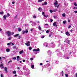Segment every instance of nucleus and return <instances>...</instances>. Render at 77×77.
<instances>
[{
  "label": "nucleus",
  "instance_id": "50",
  "mask_svg": "<svg viewBox=\"0 0 77 77\" xmlns=\"http://www.w3.org/2000/svg\"><path fill=\"white\" fill-rule=\"evenodd\" d=\"M58 38H62V37H61L60 36V35H59L58 36Z\"/></svg>",
  "mask_w": 77,
  "mask_h": 77
},
{
  "label": "nucleus",
  "instance_id": "58",
  "mask_svg": "<svg viewBox=\"0 0 77 77\" xmlns=\"http://www.w3.org/2000/svg\"><path fill=\"white\" fill-rule=\"evenodd\" d=\"M19 58H20V56H17V59H19Z\"/></svg>",
  "mask_w": 77,
  "mask_h": 77
},
{
  "label": "nucleus",
  "instance_id": "60",
  "mask_svg": "<svg viewBox=\"0 0 77 77\" xmlns=\"http://www.w3.org/2000/svg\"><path fill=\"white\" fill-rule=\"evenodd\" d=\"M18 16V15H17L16 16L14 17V18H17V17Z\"/></svg>",
  "mask_w": 77,
  "mask_h": 77
},
{
  "label": "nucleus",
  "instance_id": "28",
  "mask_svg": "<svg viewBox=\"0 0 77 77\" xmlns=\"http://www.w3.org/2000/svg\"><path fill=\"white\" fill-rule=\"evenodd\" d=\"M50 21L51 22V23H52L53 21V20L52 19H50Z\"/></svg>",
  "mask_w": 77,
  "mask_h": 77
},
{
  "label": "nucleus",
  "instance_id": "62",
  "mask_svg": "<svg viewBox=\"0 0 77 77\" xmlns=\"http://www.w3.org/2000/svg\"><path fill=\"white\" fill-rule=\"evenodd\" d=\"M74 12L75 14H77V11H75Z\"/></svg>",
  "mask_w": 77,
  "mask_h": 77
},
{
  "label": "nucleus",
  "instance_id": "5",
  "mask_svg": "<svg viewBox=\"0 0 77 77\" xmlns=\"http://www.w3.org/2000/svg\"><path fill=\"white\" fill-rule=\"evenodd\" d=\"M33 51H36L37 52L38 51L39 52V51H40V50L39 48H37V49H34L33 50Z\"/></svg>",
  "mask_w": 77,
  "mask_h": 77
},
{
  "label": "nucleus",
  "instance_id": "27",
  "mask_svg": "<svg viewBox=\"0 0 77 77\" xmlns=\"http://www.w3.org/2000/svg\"><path fill=\"white\" fill-rule=\"evenodd\" d=\"M53 35V33H51L49 35V37H51V35Z\"/></svg>",
  "mask_w": 77,
  "mask_h": 77
},
{
  "label": "nucleus",
  "instance_id": "12",
  "mask_svg": "<svg viewBox=\"0 0 77 77\" xmlns=\"http://www.w3.org/2000/svg\"><path fill=\"white\" fill-rule=\"evenodd\" d=\"M0 67L1 69H2L3 68H4V66H3V64H1L0 65Z\"/></svg>",
  "mask_w": 77,
  "mask_h": 77
},
{
  "label": "nucleus",
  "instance_id": "2",
  "mask_svg": "<svg viewBox=\"0 0 77 77\" xmlns=\"http://www.w3.org/2000/svg\"><path fill=\"white\" fill-rule=\"evenodd\" d=\"M56 52H57V55L58 56H62V53L60 52L59 51V50L58 49L56 51Z\"/></svg>",
  "mask_w": 77,
  "mask_h": 77
},
{
  "label": "nucleus",
  "instance_id": "33",
  "mask_svg": "<svg viewBox=\"0 0 77 77\" xmlns=\"http://www.w3.org/2000/svg\"><path fill=\"white\" fill-rule=\"evenodd\" d=\"M53 11V12H56V11H57V9H55Z\"/></svg>",
  "mask_w": 77,
  "mask_h": 77
},
{
  "label": "nucleus",
  "instance_id": "24",
  "mask_svg": "<svg viewBox=\"0 0 77 77\" xmlns=\"http://www.w3.org/2000/svg\"><path fill=\"white\" fill-rule=\"evenodd\" d=\"M43 1H44V0H38V2L39 3H41V2H42Z\"/></svg>",
  "mask_w": 77,
  "mask_h": 77
},
{
  "label": "nucleus",
  "instance_id": "52",
  "mask_svg": "<svg viewBox=\"0 0 77 77\" xmlns=\"http://www.w3.org/2000/svg\"><path fill=\"white\" fill-rule=\"evenodd\" d=\"M3 14V12H0V14L1 15H2V14Z\"/></svg>",
  "mask_w": 77,
  "mask_h": 77
},
{
  "label": "nucleus",
  "instance_id": "31",
  "mask_svg": "<svg viewBox=\"0 0 77 77\" xmlns=\"http://www.w3.org/2000/svg\"><path fill=\"white\" fill-rule=\"evenodd\" d=\"M47 58L48 59H50V58H51V57H50V55L47 56Z\"/></svg>",
  "mask_w": 77,
  "mask_h": 77
},
{
  "label": "nucleus",
  "instance_id": "40",
  "mask_svg": "<svg viewBox=\"0 0 77 77\" xmlns=\"http://www.w3.org/2000/svg\"><path fill=\"white\" fill-rule=\"evenodd\" d=\"M50 12L51 13H53V10L52 11L51 10H50Z\"/></svg>",
  "mask_w": 77,
  "mask_h": 77
},
{
  "label": "nucleus",
  "instance_id": "8",
  "mask_svg": "<svg viewBox=\"0 0 77 77\" xmlns=\"http://www.w3.org/2000/svg\"><path fill=\"white\" fill-rule=\"evenodd\" d=\"M32 23V26H35V25H36V23H35V22L34 23V22L30 21V23Z\"/></svg>",
  "mask_w": 77,
  "mask_h": 77
},
{
  "label": "nucleus",
  "instance_id": "29",
  "mask_svg": "<svg viewBox=\"0 0 77 77\" xmlns=\"http://www.w3.org/2000/svg\"><path fill=\"white\" fill-rule=\"evenodd\" d=\"M32 68V69L34 68V65H31Z\"/></svg>",
  "mask_w": 77,
  "mask_h": 77
},
{
  "label": "nucleus",
  "instance_id": "38",
  "mask_svg": "<svg viewBox=\"0 0 77 77\" xmlns=\"http://www.w3.org/2000/svg\"><path fill=\"white\" fill-rule=\"evenodd\" d=\"M74 5L75 6H77V4H76V3L75 2L74 3Z\"/></svg>",
  "mask_w": 77,
  "mask_h": 77
},
{
  "label": "nucleus",
  "instance_id": "14",
  "mask_svg": "<svg viewBox=\"0 0 77 77\" xmlns=\"http://www.w3.org/2000/svg\"><path fill=\"white\" fill-rule=\"evenodd\" d=\"M66 35H67V36H70V34H69V32L68 31L66 32Z\"/></svg>",
  "mask_w": 77,
  "mask_h": 77
},
{
  "label": "nucleus",
  "instance_id": "49",
  "mask_svg": "<svg viewBox=\"0 0 77 77\" xmlns=\"http://www.w3.org/2000/svg\"><path fill=\"white\" fill-rule=\"evenodd\" d=\"M49 31L47 30L46 31V32L47 33H49Z\"/></svg>",
  "mask_w": 77,
  "mask_h": 77
},
{
  "label": "nucleus",
  "instance_id": "64",
  "mask_svg": "<svg viewBox=\"0 0 77 77\" xmlns=\"http://www.w3.org/2000/svg\"><path fill=\"white\" fill-rule=\"evenodd\" d=\"M60 44H58V47H60Z\"/></svg>",
  "mask_w": 77,
  "mask_h": 77
},
{
  "label": "nucleus",
  "instance_id": "19",
  "mask_svg": "<svg viewBox=\"0 0 77 77\" xmlns=\"http://www.w3.org/2000/svg\"><path fill=\"white\" fill-rule=\"evenodd\" d=\"M6 51H7V52H9L10 51V49L9 48H7L6 49Z\"/></svg>",
  "mask_w": 77,
  "mask_h": 77
},
{
  "label": "nucleus",
  "instance_id": "51",
  "mask_svg": "<svg viewBox=\"0 0 77 77\" xmlns=\"http://www.w3.org/2000/svg\"><path fill=\"white\" fill-rule=\"evenodd\" d=\"M11 45V43H8L7 44L8 45Z\"/></svg>",
  "mask_w": 77,
  "mask_h": 77
},
{
  "label": "nucleus",
  "instance_id": "20",
  "mask_svg": "<svg viewBox=\"0 0 77 77\" xmlns=\"http://www.w3.org/2000/svg\"><path fill=\"white\" fill-rule=\"evenodd\" d=\"M38 10L40 12H41L42 11V8H39L38 9Z\"/></svg>",
  "mask_w": 77,
  "mask_h": 77
},
{
  "label": "nucleus",
  "instance_id": "35",
  "mask_svg": "<svg viewBox=\"0 0 77 77\" xmlns=\"http://www.w3.org/2000/svg\"><path fill=\"white\" fill-rule=\"evenodd\" d=\"M35 23H39V21H38V20H36L35 21Z\"/></svg>",
  "mask_w": 77,
  "mask_h": 77
},
{
  "label": "nucleus",
  "instance_id": "41",
  "mask_svg": "<svg viewBox=\"0 0 77 77\" xmlns=\"http://www.w3.org/2000/svg\"><path fill=\"white\" fill-rule=\"evenodd\" d=\"M29 48L30 51V50H31L32 49V48L31 47H29Z\"/></svg>",
  "mask_w": 77,
  "mask_h": 77
},
{
  "label": "nucleus",
  "instance_id": "7",
  "mask_svg": "<svg viewBox=\"0 0 77 77\" xmlns=\"http://www.w3.org/2000/svg\"><path fill=\"white\" fill-rule=\"evenodd\" d=\"M7 34H8V36H11V32L9 31H8L7 32Z\"/></svg>",
  "mask_w": 77,
  "mask_h": 77
},
{
  "label": "nucleus",
  "instance_id": "53",
  "mask_svg": "<svg viewBox=\"0 0 77 77\" xmlns=\"http://www.w3.org/2000/svg\"><path fill=\"white\" fill-rule=\"evenodd\" d=\"M30 60H31L32 61V60H33V58H31L30 59Z\"/></svg>",
  "mask_w": 77,
  "mask_h": 77
},
{
  "label": "nucleus",
  "instance_id": "21",
  "mask_svg": "<svg viewBox=\"0 0 77 77\" xmlns=\"http://www.w3.org/2000/svg\"><path fill=\"white\" fill-rule=\"evenodd\" d=\"M24 53V51L23 50H22L21 51H20L19 52V53L20 54H22V53Z\"/></svg>",
  "mask_w": 77,
  "mask_h": 77
},
{
  "label": "nucleus",
  "instance_id": "61",
  "mask_svg": "<svg viewBox=\"0 0 77 77\" xmlns=\"http://www.w3.org/2000/svg\"><path fill=\"white\" fill-rule=\"evenodd\" d=\"M14 34V32H13L12 33H11V34L12 35Z\"/></svg>",
  "mask_w": 77,
  "mask_h": 77
},
{
  "label": "nucleus",
  "instance_id": "32",
  "mask_svg": "<svg viewBox=\"0 0 77 77\" xmlns=\"http://www.w3.org/2000/svg\"><path fill=\"white\" fill-rule=\"evenodd\" d=\"M17 47H16V46L12 47V48H13V49H15Z\"/></svg>",
  "mask_w": 77,
  "mask_h": 77
},
{
  "label": "nucleus",
  "instance_id": "16",
  "mask_svg": "<svg viewBox=\"0 0 77 77\" xmlns=\"http://www.w3.org/2000/svg\"><path fill=\"white\" fill-rule=\"evenodd\" d=\"M19 36V34H17L15 35H14V38H16V37H17Z\"/></svg>",
  "mask_w": 77,
  "mask_h": 77
},
{
  "label": "nucleus",
  "instance_id": "47",
  "mask_svg": "<svg viewBox=\"0 0 77 77\" xmlns=\"http://www.w3.org/2000/svg\"><path fill=\"white\" fill-rule=\"evenodd\" d=\"M12 62V60H11L8 62V63H11V62Z\"/></svg>",
  "mask_w": 77,
  "mask_h": 77
},
{
  "label": "nucleus",
  "instance_id": "18",
  "mask_svg": "<svg viewBox=\"0 0 77 77\" xmlns=\"http://www.w3.org/2000/svg\"><path fill=\"white\" fill-rule=\"evenodd\" d=\"M51 53V52L50 51H48V54L50 55Z\"/></svg>",
  "mask_w": 77,
  "mask_h": 77
},
{
  "label": "nucleus",
  "instance_id": "39",
  "mask_svg": "<svg viewBox=\"0 0 77 77\" xmlns=\"http://www.w3.org/2000/svg\"><path fill=\"white\" fill-rule=\"evenodd\" d=\"M11 44L12 45H14V44L12 42H10V45H11Z\"/></svg>",
  "mask_w": 77,
  "mask_h": 77
},
{
  "label": "nucleus",
  "instance_id": "6",
  "mask_svg": "<svg viewBox=\"0 0 77 77\" xmlns=\"http://www.w3.org/2000/svg\"><path fill=\"white\" fill-rule=\"evenodd\" d=\"M22 33H23V34H24L25 33H28V30L27 29H26V31L24 30H23L22 31Z\"/></svg>",
  "mask_w": 77,
  "mask_h": 77
},
{
  "label": "nucleus",
  "instance_id": "44",
  "mask_svg": "<svg viewBox=\"0 0 77 77\" xmlns=\"http://www.w3.org/2000/svg\"><path fill=\"white\" fill-rule=\"evenodd\" d=\"M59 61H57L55 62L56 63V64H58V63H59Z\"/></svg>",
  "mask_w": 77,
  "mask_h": 77
},
{
  "label": "nucleus",
  "instance_id": "23",
  "mask_svg": "<svg viewBox=\"0 0 77 77\" xmlns=\"http://www.w3.org/2000/svg\"><path fill=\"white\" fill-rule=\"evenodd\" d=\"M60 74L62 75V76H63V72L62 71L60 73Z\"/></svg>",
  "mask_w": 77,
  "mask_h": 77
},
{
  "label": "nucleus",
  "instance_id": "3",
  "mask_svg": "<svg viewBox=\"0 0 77 77\" xmlns=\"http://www.w3.org/2000/svg\"><path fill=\"white\" fill-rule=\"evenodd\" d=\"M55 44L54 43H52L49 45V47H52V48H54L55 47Z\"/></svg>",
  "mask_w": 77,
  "mask_h": 77
},
{
  "label": "nucleus",
  "instance_id": "37",
  "mask_svg": "<svg viewBox=\"0 0 77 77\" xmlns=\"http://www.w3.org/2000/svg\"><path fill=\"white\" fill-rule=\"evenodd\" d=\"M69 42H70V41L69 40H67V42L68 44H69Z\"/></svg>",
  "mask_w": 77,
  "mask_h": 77
},
{
  "label": "nucleus",
  "instance_id": "42",
  "mask_svg": "<svg viewBox=\"0 0 77 77\" xmlns=\"http://www.w3.org/2000/svg\"><path fill=\"white\" fill-rule=\"evenodd\" d=\"M18 31L19 32H21V29L18 28Z\"/></svg>",
  "mask_w": 77,
  "mask_h": 77
},
{
  "label": "nucleus",
  "instance_id": "48",
  "mask_svg": "<svg viewBox=\"0 0 77 77\" xmlns=\"http://www.w3.org/2000/svg\"><path fill=\"white\" fill-rule=\"evenodd\" d=\"M33 18H36V16H34L33 17Z\"/></svg>",
  "mask_w": 77,
  "mask_h": 77
},
{
  "label": "nucleus",
  "instance_id": "36",
  "mask_svg": "<svg viewBox=\"0 0 77 77\" xmlns=\"http://www.w3.org/2000/svg\"><path fill=\"white\" fill-rule=\"evenodd\" d=\"M12 38V37H10L8 38V40H11V39Z\"/></svg>",
  "mask_w": 77,
  "mask_h": 77
},
{
  "label": "nucleus",
  "instance_id": "30",
  "mask_svg": "<svg viewBox=\"0 0 77 77\" xmlns=\"http://www.w3.org/2000/svg\"><path fill=\"white\" fill-rule=\"evenodd\" d=\"M66 23V20L64 21L63 22V24H65Z\"/></svg>",
  "mask_w": 77,
  "mask_h": 77
},
{
  "label": "nucleus",
  "instance_id": "43",
  "mask_svg": "<svg viewBox=\"0 0 77 77\" xmlns=\"http://www.w3.org/2000/svg\"><path fill=\"white\" fill-rule=\"evenodd\" d=\"M16 59H17V58L15 57H13V60H16Z\"/></svg>",
  "mask_w": 77,
  "mask_h": 77
},
{
  "label": "nucleus",
  "instance_id": "56",
  "mask_svg": "<svg viewBox=\"0 0 77 77\" xmlns=\"http://www.w3.org/2000/svg\"><path fill=\"white\" fill-rule=\"evenodd\" d=\"M44 17H48V15H47V16H45V15Z\"/></svg>",
  "mask_w": 77,
  "mask_h": 77
},
{
  "label": "nucleus",
  "instance_id": "46",
  "mask_svg": "<svg viewBox=\"0 0 77 77\" xmlns=\"http://www.w3.org/2000/svg\"><path fill=\"white\" fill-rule=\"evenodd\" d=\"M7 16H8V17H10V14H9V13H7Z\"/></svg>",
  "mask_w": 77,
  "mask_h": 77
},
{
  "label": "nucleus",
  "instance_id": "4",
  "mask_svg": "<svg viewBox=\"0 0 77 77\" xmlns=\"http://www.w3.org/2000/svg\"><path fill=\"white\" fill-rule=\"evenodd\" d=\"M43 45L45 47H49V45L46 42L44 43L43 44Z\"/></svg>",
  "mask_w": 77,
  "mask_h": 77
},
{
  "label": "nucleus",
  "instance_id": "1",
  "mask_svg": "<svg viewBox=\"0 0 77 77\" xmlns=\"http://www.w3.org/2000/svg\"><path fill=\"white\" fill-rule=\"evenodd\" d=\"M65 72H66V73L65 74V76L66 77H68V75L70 74V71L68 69H66Z\"/></svg>",
  "mask_w": 77,
  "mask_h": 77
},
{
  "label": "nucleus",
  "instance_id": "11",
  "mask_svg": "<svg viewBox=\"0 0 77 77\" xmlns=\"http://www.w3.org/2000/svg\"><path fill=\"white\" fill-rule=\"evenodd\" d=\"M64 59H69V57H66V54L64 55Z\"/></svg>",
  "mask_w": 77,
  "mask_h": 77
},
{
  "label": "nucleus",
  "instance_id": "9",
  "mask_svg": "<svg viewBox=\"0 0 77 77\" xmlns=\"http://www.w3.org/2000/svg\"><path fill=\"white\" fill-rule=\"evenodd\" d=\"M56 2L54 3V7H57V5H58V3H57V0L55 1Z\"/></svg>",
  "mask_w": 77,
  "mask_h": 77
},
{
  "label": "nucleus",
  "instance_id": "22",
  "mask_svg": "<svg viewBox=\"0 0 77 77\" xmlns=\"http://www.w3.org/2000/svg\"><path fill=\"white\" fill-rule=\"evenodd\" d=\"M23 69H26V65H24L23 66Z\"/></svg>",
  "mask_w": 77,
  "mask_h": 77
},
{
  "label": "nucleus",
  "instance_id": "25",
  "mask_svg": "<svg viewBox=\"0 0 77 77\" xmlns=\"http://www.w3.org/2000/svg\"><path fill=\"white\" fill-rule=\"evenodd\" d=\"M53 26H56V22H54L53 23Z\"/></svg>",
  "mask_w": 77,
  "mask_h": 77
},
{
  "label": "nucleus",
  "instance_id": "10",
  "mask_svg": "<svg viewBox=\"0 0 77 77\" xmlns=\"http://www.w3.org/2000/svg\"><path fill=\"white\" fill-rule=\"evenodd\" d=\"M25 44L27 46H30V42H28L27 43H25Z\"/></svg>",
  "mask_w": 77,
  "mask_h": 77
},
{
  "label": "nucleus",
  "instance_id": "59",
  "mask_svg": "<svg viewBox=\"0 0 77 77\" xmlns=\"http://www.w3.org/2000/svg\"><path fill=\"white\" fill-rule=\"evenodd\" d=\"M71 26H69L68 27L69 29V28H71Z\"/></svg>",
  "mask_w": 77,
  "mask_h": 77
},
{
  "label": "nucleus",
  "instance_id": "34",
  "mask_svg": "<svg viewBox=\"0 0 77 77\" xmlns=\"http://www.w3.org/2000/svg\"><path fill=\"white\" fill-rule=\"evenodd\" d=\"M62 16H63V17H65V14L64 13L63 14Z\"/></svg>",
  "mask_w": 77,
  "mask_h": 77
},
{
  "label": "nucleus",
  "instance_id": "15",
  "mask_svg": "<svg viewBox=\"0 0 77 77\" xmlns=\"http://www.w3.org/2000/svg\"><path fill=\"white\" fill-rule=\"evenodd\" d=\"M6 17H7V16L5 15L3 17V18H4V20H6Z\"/></svg>",
  "mask_w": 77,
  "mask_h": 77
},
{
  "label": "nucleus",
  "instance_id": "17",
  "mask_svg": "<svg viewBox=\"0 0 77 77\" xmlns=\"http://www.w3.org/2000/svg\"><path fill=\"white\" fill-rule=\"evenodd\" d=\"M39 26L38 27V29L39 30H41L42 29H41V27L40 26V25H39Z\"/></svg>",
  "mask_w": 77,
  "mask_h": 77
},
{
  "label": "nucleus",
  "instance_id": "13",
  "mask_svg": "<svg viewBox=\"0 0 77 77\" xmlns=\"http://www.w3.org/2000/svg\"><path fill=\"white\" fill-rule=\"evenodd\" d=\"M7 69H8L7 68V67H5L4 68V70H5V71L6 73H7V72H8V71H7Z\"/></svg>",
  "mask_w": 77,
  "mask_h": 77
},
{
  "label": "nucleus",
  "instance_id": "26",
  "mask_svg": "<svg viewBox=\"0 0 77 77\" xmlns=\"http://www.w3.org/2000/svg\"><path fill=\"white\" fill-rule=\"evenodd\" d=\"M13 73L14 74H16V71L14 70L13 71Z\"/></svg>",
  "mask_w": 77,
  "mask_h": 77
},
{
  "label": "nucleus",
  "instance_id": "54",
  "mask_svg": "<svg viewBox=\"0 0 77 77\" xmlns=\"http://www.w3.org/2000/svg\"><path fill=\"white\" fill-rule=\"evenodd\" d=\"M44 37H45V36H42L41 38H42H42H44Z\"/></svg>",
  "mask_w": 77,
  "mask_h": 77
},
{
  "label": "nucleus",
  "instance_id": "55",
  "mask_svg": "<svg viewBox=\"0 0 77 77\" xmlns=\"http://www.w3.org/2000/svg\"><path fill=\"white\" fill-rule=\"evenodd\" d=\"M1 77H3V75L2 74H1Z\"/></svg>",
  "mask_w": 77,
  "mask_h": 77
},
{
  "label": "nucleus",
  "instance_id": "57",
  "mask_svg": "<svg viewBox=\"0 0 77 77\" xmlns=\"http://www.w3.org/2000/svg\"><path fill=\"white\" fill-rule=\"evenodd\" d=\"M44 4H45V5H46L47 4V2H45Z\"/></svg>",
  "mask_w": 77,
  "mask_h": 77
},
{
  "label": "nucleus",
  "instance_id": "63",
  "mask_svg": "<svg viewBox=\"0 0 77 77\" xmlns=\"http://www.w3.org/2000/svg\"><path fill=\"white\" fill-rule=\"evenodd\" d=\"M73 9H77V7H74Z\"/></svg>",
  "mask_w": 77,
  "mask_h": 77
},
{
  "label": "nucleus",
  "instance_id": "45",
  "mask_svg": "<svg viewBox=\"0 0 77 77\" xmlns=\"http://www.w3.org/2000/svg\"><path fill=\"white\" fill-rule=\"evenodd\" d=\"M42 14L43 15V16H45V15L44 14H45V13L44 12H43L42 13Z\"/></svg>",
  "mask_w": 77,
  "mask_h": 77
}]
</instances>
